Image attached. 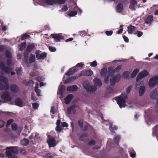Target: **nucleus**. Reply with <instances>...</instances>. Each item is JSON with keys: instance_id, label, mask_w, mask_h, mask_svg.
<instances>
[{"instance_id": "nucleus-1", "label": "nucleus", "mask_w": 158, "mask_h": 158, "mask_svg": "<svg viewBox=\"0 0 158 158\" xmlns=\"http://www.w3.org/2000/svg\"><path fill=\"white\" fill-rule=\"evenodd\" d=\"M35 47V44L34 43L28 45L26 48V51L24 53V57L23 59V61L25 63L28 67L29 66L30 64L34 62L35 60V55L32 54H30L28 60L29 52L33 50Z\"/></svg>"}, {"instance_id": "nucleus-2", "label": "nucleus", "mask_w": 158, "mask_h": 158, "mask_svg": "<svg viewBox=\"0 0 158 158\" xmlns=\"http://www.w3.org/2000/svg\"><path fill=\"white\" fill-rule=\"evenodd\" d=\"M127 97V95L125 93L122 94L119 96V107L120 108L125 106Z\"/></svg>"}, {"instance_id": "nucleus-3", "label": "nucleus", "mask_w": 158, "mask_h": 158, "mask_svg": "<svg viewBox=\"0 0 158 158\" xmlns=\"http://www.w3.org/2000/svg\"><path fill=\"white\" fill-rule=\"evenodd\" d=\"M136 89H139V95L140 96H142L143 95L145 90V86L143 85V82L142 81H141L137 83L136 85Z\"/></svg>"}, {"instance_id": "nucleus-4", "label": "nucleus", "mask_w": 158, "mask_h": 158, "mask_svg": "<svg viewBox=\"0 0 158 158\" xmlns=\"http://www.w3.org/2000/svg\"><path fill=\"white\" fill-rule=\"evenodd\" d=\"M83 88L87 91L94 92L97 90L96 86L90 85L89 84V82L87 81H85L83 83Z\"/></svg>"}, {"instance_id": "nucleus-5", "label": "nucleus", "mask_w": 158, "mask_h": 158, "mask_svg": "<svg viewBox=\"0 0 158 158\" xmlns=\"http://www.w3.org/2000/svg\"><path fill=\"white\" fill-rule=\"evenodd\" d=\"M41 51L39 50H36L35 51V55L37 59L44 60L46 58L47 56V54L46 52H44L42 53Z\"/></svg>"}, {"instance_id": "nucleus-6", "label": "nucleus", "mask_w": 158, "mask_h": 158, "mask_svg": "<svg viewBox=\"0 0 158 158\" xmlns=\"http://www.w3.org/2000/svg\"><path fill=\"white\" fill-rule=\"evenodd\" d=\"M51 36L54 39L55 42H60L61 40H63L64 39V36L61 33L52 34Z\"/></svg>"}, {"instance_id": "nucleus-7", "label": "nucleus", "mask_w": 158, "mask_h": 158, "mask_svg": "<svg viewBox=\"0 0 158 158\" xmlns=\"http://www.w3.org/2000/svg\"><path fill=\"white\" fill-rule=\"evenodd\" d=\"M47 142L50 148L54 147L56 145V140L51 135H49L47 140Z\"/></svg>"}, {"instance_id": "nucleus-8", "label": "nucleus", "mask_w": 158, "mask_h": 158, "mask_svg": "<svg viewBox=\"0 0 158 158\" xmlns=\"http://www.w3.org/2000/svg\"><path fill=\"white\" fill-rule=\"evenodd\" d=\"M157 83H158V76H156L150 79L148 84L150 87L152 88Z\"/></svg>"}, {"instance_id": "nucleus-9", "label": "nucleus", "mask_w": 158, "mask_h": 158, "mask_svg": "<svg viewBox=\"0 0 158 158\" xmlns=\"http://www.w3.org/2000/svg\"><path fill=\"white\" fill-rule=\"evenodd\" d=\"M148 72L146 70H145L143 71L138 75L136 78V81H139L140 80L148 75Z\"/></svg>"}, {"instance_id": "nucleus-10", "label": "nucleus", "mask_w": 158, "mask_h": 158, "mask_svg": "<svg viewBox=\"0 0 158 158\" xmlns=\"http://www.w3.org/2000/svg\"><path fill=\"white\" fill-rule=\"evenodd\" d=\"M1 98L5 101H11L12 100L10 94L8 91H6L1 96Z\"/></svg>"}, {"instance_id": "nucleus-11", "label": "nucleus", "mask_w": 158, "mask_h": 158, "mask_svg": "<svg viewBox=\"0 0 158 158\" xmlns=\"http://www.w3.org/2000/svg\"><path fill=\"white\" fill-rule=\"evenodd\" d=\"M116 71L118 70V65L117 66L115 69H114L113 67H110L108 68L107 70V74L109 77L112 76L114 73Z\"/></svg>"}, {"instance_id": "nucleus-12", "label": "nucleus", "mask_w": 158, "mask_h": 158, "mask_svg": "<svg viewBox=\"0 0 158 158\" xmlns=\"http://www.w3.org/2000/svg\"><path fill=\"white\" fill-rule=\"evenodd\" d=\"M81 76H90L93 74V72L91 70H84L81 72Z\"/></svg>"}, {"instance_id": "nucleus-13", "label": "nucleus", "mask_w": 158, "mask_h": 158, "mask_svg": "<svg viewBox=\"0 0 158 158\" xmlns=\"http://www.w3.org/2000/svg\"><path fill=\"white\" fill-rule=\"evenodd\" d=\"M1 66L2 70L5 73L7 74L10 73V72L11 71V69L10 67L5 66V64L4 63L1 65Z\"/></svg>"}, {"instance_id": "nucleus-14", "label": "nucleus", "mask_w": 158, "mask_h": 158, "mask_svg": "<svg viewBox=\"0 0 158 158\" xmlns=\"http://www.w3.org/2000/svg\"><path fill=\"white\" fill-rule=\"evenodd\" d=\"M76 107L74 105H73L68 108L67 109V111L69 114H74L76 112V110L75 108Z\"/></svg>"}, {"instance_id": "nucleus-15", "label": "nucleus", "mask_w": 158, "mask_h": 158, "mask_svg": "<svg viewBox=\"0 0 158 158\" xmlns=\"http://www.w3.org/2000/svg\"><path fill=\"white\" fill-rule=\"evenodd\" d=\"M158 96V87L151 91L150 93V97L152 99H156Z\"/></svg>"}, {"instance_id": "nucleus-16", "label": "nucleus", "mask_w": 158, "mask_h": 158, "mask_svg": "<svg viewBox=\"0 0 158 158\" xmlns=\"http://www.w3.org/2000/svg\"><path fill=\"white\" fill-rule=\"evenodd\" d=\"M78 70V68H76L75 67H73L69 69L68 71L66 73V74L69 76L73 74Z\"/></svg>"}, {"instance_id": "nucleus-17", "label": "nucleus", "mask_w": 158, "mask_h": 158, "mask_svg": "<svg viewBox=\"0 0 158 158\" xmlns=\"http://www.w3.org/2000/svg\"><path fill=\"white\" fill-rule=\"evenodd\" d=\"M121 154V158H127L128 154L124 149L119 147V154Z\"/></svg>"}, {"instance_id": "nucleus-18", "label": "nucleus", "mask_w": 158, "mask_h": 158, "mask_svg": "<svg viewBox=\"0 0 158 158\" xmlns=\"http://www.w3.org/2000/svg\"><path fill=\"white\" fill-rule=\"evenodd\" d=\"M73 98V96L72 94H68L64 98V101L66 104H69Z\"/></svg>"}, {"instance_id": "nucleus-19", "label": "nucleus", "mask_w": 158, "mask_h": 158, "mask_svg": "<svg viewBox=\"0 0 158 158\" xmlns=\"http://www.w3.org/2000/svg\"><path fill=\"white\" fill-rule=\"evenodd\" d=\"M18 148V147H8L6 148V149L10 150L13 153L18 154L19 153Z\"/></svg>"}, {"instance_id": "nucleus-20", "label": "nucleus", "mask_w": 158, "mask_h": 158, "mask_svg": "<svg viewBox=\"0 0 158 158\" xmlns=\"http://www.w3.org/2000/svg\"><path fill=\"white\" fill-rule=\"evenodd\" d=\"M137 4V2L135 0H131L130 2L129 8L133 10H135V7Z\"/></svg>"}, {"instance_id": "nucleus-21", "label": "nucleus", "mask_w": 158, "mask_h": 158, "mask_svg": "<svg viewBox=\"0 0 158 158\" xmlns=\"http://www.w3.org/2000/svg\"><path fill=\"white\" fill-rule=\"evenodd\" d=\"M11 91L14 93H16L19 91V88L17 85L15 84H12L10 86Z\"/></svg>"}, {"instance_id": "nucleus-22", "label": "nucleus", "mask_w": 158, "mask_h": 158, "mask_svg": "<svg viewBox=\"0 0 158 158\" xmlns=\"http://www.w3.org/2000/svg\"><path fill=\"white\" fill-rule=\"evenodd\" d=\"M118 78V74H117L112 78H111L110 80V85L112 86L114 85Z\"/></svg>"}, {"instance_id": "nucleus-23", "label": "nucleus", "mask_w": 158, "mask_h": 158, "mask_svg": "<svg viewBox=\"0 0 158 158\" xmlns=\"http://www.w3.org/2000/svg\"><path fill=\"white\" fill-rule=\"evenodd\" d=\"M78 87L77 85H73L72 86H68L67 88V90L69 91L75 92L77 90Z\"/></svg>"}, {"instance_id": "nucleus-24", "label": "nucleus", "mask_w": 158, "mask_h": 158, "mask_svg": "<svg viewBox=\"0 0 158 158\" xmlns=\"http://www.w3.org/2000/svg\"><path fill=\"white\" fill-rule=\"evenodd\" d=\"M136 27L132 25H130L127 27V31L128 33L132 34L133 32L136 30Z\"/></svg>"}, {"instance_id": "nucleus-25", "label": "nucleus", "mask_w": 158, "mask_h": 158, "mask_svg": "<svg viewBox=\"0 0 158 158\" xmlns=\"http://www.w3.org/2000/svg\"><path fill=\"white\" fill-rule=\"evenodd\" d=\"M11 152L10 150H7L6 151V154L7 157L10 158H18L17 156L13 155Z\"/></svg>"}, {"instance_id": "nucleus-26", "label": "nucleus", "mask_w": 158, "mask_h": 158, "mask_svg": "<svg viewBox=\"0 0 158 158\" xmlns=\"http://www.w3.org/2000/svg\"><path fill=\"white\" fill-rule=\"evenodd\" d=\"M153 20V16L152 15H148L145 19V22L147 24L150 23Z\"/></svg>"}, {"instance_id": "nucleus-27", "label": "nucleus", "mask_w": 158, "mask_h": 158, "mask_svg": "<svg viewBox=\"0 0 158 158\" xmlns=\"http://www.w3.org/2000/svg\"><path fill=\"white\" fill-rule=\"evenodd\" d=\"M94 84L98 87H100L102 86V83L101 81L98 78H96L93 80Z\"/></svg>"}, {"instance_id": "nucleus-28", "label": "nucleus", "mask_w": 158, "mask_h": 158, "mask_svg": "<svg viewBox=\"0 0 158 158\" xmlns=\"http://www.w3.org/2000/svg\"><path fill=\"white\" fill-rule=\"evenodd\" d=\"M107 71V69L106 68H103L101 71L100 74L102 77H104L106 76Z\"/></svg>"}, {"instance_id": "nucleus-29", "label": "nucleus", "mask_w": 158, "mask_h": 158, "mask_svg": "<svg viewBox=\"0 0 158 158\" xmlns=\"http://www.w3.org/2000/svg\"><path fill=\"white\" fill-rule=\"evenodd\" d=\"M15 103L17 106H21L23 104V101L20 98H17L15 100Z\"/></svg>"}, {"instance_id": "nucleus-30", "label": "nucleus", "mask_w": 158, "mask_h": 158, "mask_svg": "<svg viewBox=\"0 0 158 158\" xmlns=\"http://www.w3.org/2000/svg\"><path fill=\"white\" fill-rule=\"evenodd\" d=\"M130 73L128 71L124 72L122 75V77L125 79H129Z\"/></svg>"}, {"instance_id": "nucleus-31", "label": "nucleus", "mask_w": 158, "mask_h": 158, "mask_svg": "<svg viewBox=\"0 0 158 158\" xmlns=\"http://www.w3.org/2000/svg\"><path fill=\"white\" fill-rule=\"evenodd\" d=\"M26 46V42H23L21 43L18 46L19 50L22 51L23 49L25 48Z\"/></svg>"}, {"instance_id": "nucleus-32", "label": "nucleus", "mask_w": 158, "mask_h": 158, "mask_svg": "<svg viewBox=\"0 0 158 158\" xmlns=\"http://www.w3.org/2000/svg\"><path fill=\"white\" fill-rule=\"evenodd\" d=\"M139 72V69H135L132 73L131 75V77L133 78L135 77Z\"/></svg>"}, {"instance_id": "nucleus-33", "label": "nucleus", "mask_w": 158, "mask_h": 158, "mask_svg": "<svg viewBox=\"0 0 158 158\" xmlns=\"http://www.w3.org/2000/svg\"><path fill=\"white\" fill-rule=\"evenodd\" d=\"M88 136V134L87 133H83L81 134L79 137V139L82 141H85L84 139V138L87 137Z\"/></svg>"}, {"instance_id": "nucleus-34", "label": "nucleus", "mask_w": 158, "mask_h": 158, "mask_svg": "<svg viewBox=\"0 0 158 158\" xmlns=\"http://www.w3.org/2000/svg\"><path fill=\"white\" fill-rule=\"evenodd\" d=\"M0 81L4 84H6L8 82V80L4 76H0Z\"/></svg>"}, {"instance_id": "nucleus-35", "label": "nucleus", "mask_w": 158, "mask_h": 158, "mask_svg": "<svg viewBox=\"0 0 158 158\" xmlns=\"http://www.w3.org/2000/svg\"><path fill=\"white\" fill-rule=\"evenodd\" d=\"M29 142V141L28 139L24 138L21 141V143L23 145L26 146L28 144Z\"/></svg>"}, {"instance_id": "nucleus-36", "label": "nucleus", "mask_w": 158, "mask_h": 158, "mask_svg": "<svg viewBox=\"0 0 158 158\" xmlns=\"http://www.w3.org/2000/svg\"><path fill=\"white\" fill-rule=\"evenodd\" d=\"M66 0H55L54 2V4H58L59 5H61L65 3Z\"/></svg>"}, {"instance_id": "nucleus-37", "label": "nucleus", "mask_w": 158, "mask_h": 158, "mask_svg": "<svg viewBox=\"0 0 158 158\" xmlns=\"http://www.w3.org/2000/svg\"><path fill=\"white\" fill-rule=\"evenodd\" d=\"M77 12L75 11L72 10L69 12L68 15L71 17H73L77 15Z\"/></svg>"}, {"instance_id": "nucleus-38", "label": "nucleus", "mask_w": 158, "mask_h": 158, "mask_svg": "<svg viewBox=\"0 0 158 158\" xmlns=\"http://www.w3.org/2000/svg\"><path fill=\"white\" fill-rule=\"evenodd\" d=\"M30 38V35L27 34H23L21 35V39L22 40H24L27 38L29 39Z\"/></svg>"}, {"instance_id": "nucleus-39", "label": "nucleus", "mask_w": 158, "mask_h": 158, "mask_svg": "<svg viewBox=\"0 0 158 158\" xmlns=\"http://www.w3.org/2000/svg\"><path fill=\"white\" fill-rule=\"evenodd\" d=\"M6 57L8 58H11V53L10 51L9 50H7L5 53Z\"/></svg>"}, {"instance_id": "nucleus-40", "label": "nucleus", "mask_w": 158, "mask_h": 158, "mask_svg": "<svg viewBox=\"0 0 158 158\" xmlns=\"http://www.w3.org/2000/svg\"><path fill=\"white\" fill-rule=\"evenodd\" d=\"M118 129V127L114 125L111 124L110 126V129L111 131H112L113 130H116Z\"/></svg>"}, {"instance_id": "nucleus-41", "label": "nucleus", "mask_w": 158, "mask_h": 158, "mask_svg": "<svg viewBox=\"0 0 158 158\" xmlns=\"http://www.w3.org/2000/svg\"><path fill=\"white\" fill-rule=\"evenodd\" d=\"M73 81L72 77H69L68 79L65 80L64 84H65L70 83Z\"/></svg>"}, {"instance_id": "nucleus-42", "label": "nucleus", "mask_w": 158, "mask_h": 158, "mask_svg": "<svg viewBox=\"0 0 158 158\" xmlns=\"http://www.w3.org/2000/svg\"><path fill=\"white\" fill-rule=\"evenodd\" d=\"M15 71L17 74L18 75H21L22 73V68H17Z\"/></svg>"}, {"instance_id": "nucleus-43", "label": "nucleus", "mask_w": 158, "mask_h": 158, "mask_svg": "<svg viewBox=\"0 0 158 158\" xmlns=\"http://www.w3.org/2000/svg\"><path fill=\"white\" fill-rule=\"evenodd\" d=\"M55 0H46V2L49 5H52L54 4V2Z\"/></svg>"}, {"instance_id": "nucleus-44", "label": "nucleus", "mask_w": 158, "mask_h": 158, "mask_svg": "<svg viewBox=\"0 0 158 158\" xmlns=\"http://www.w3.org/2000/svg\"><path fill=\"white\" fill-rule=\"evenodd\" d=\"M11 128L13 130L16 131L18 128V125L15 123L12 124L11 125Z\"/></svg>"}, {"instance_id": "nucleus-45", "label": "nucleus", "mask_w": 158, "mask_h": 158, "mask_svg": "<svg viewBox=\"0 0 158 158\" xmlns=\"http://www.w3.org/2000/svg\"><path fill=\"white\" fill-rule=\"evenodd\" d=\"M82 76L81 74V73L78 74L76 76H73L72 77V79H73V81L74 80H76L78 79L79 77Z\"/></svg>"}, {"instance_id": "nucleus-46", "label": "nucleus", "mask_w": 158, "mask_h": 158, "mask_svg": "<svg viewBox=\"0 0 158 158\" xmlns=\"http://www.w3.org/2000/svg\"><path fill=\"white\" fill-rule=\"evenodd\" d=\"M35 91L38 96H41V90L40 89H38V88H37V87H35Z\"/></svg>"}, {"instance_id": "nucleus-47", "label": "nucleus", "mask_w": 158, "mask_h": 158, "mask_svg": "<svg viewBox=\"0 0 158 158\" xmlns=\"http://www.w3.org/2000/svg\"><path fill=\"white\" fill-rule=\"evenodd\" d=\"M84 66V64H83L81 63H79L77 64V65L74 67H75L77 68H82Z\"/></svg>"}, {"instance_id": "nucleus-48", "label": "nucleus", "mask_w": 158, "mask_h": 158, "mask_svg": "<svg viewBox=\"0 0 158 158\" xmlns=\"http://www.w3.org/2000/svg\"><path fill=\"white\" fill-rule=\"evenodd\" d=\"M78 123L81 128H82L83 127V121L82 120H79L78 121Z\"/></svg>"}, {"instance_id": "nucleus-49", "label": "nucleus", "mask_w": 158, "mask_h": 158, "mask_svg": "<svg viewBox=\"0 0 158 158\" xmlns=\"http://www.w3.org/2000/svg\"><path fill=\"white\" fill-rule=\"evenodd\" d=\"M123 9V5L121 3L119 2V13H121Z\"/></svg>"}, {"instance_id": "nucleus-50", "label": "nucleus", "mask_w": 158, "mask_h": 158, "mask_svg": "<svg viewBox=\"0 0 158 158\" xmlns=\"http://www.w3.org/2000/svg\"><path fill=\"white\" fill-rule=\"evenodd\" d=\"M14 122L13 119H10L8 120L7 124H6V127H8L10 125Z\"/></svg>"}, {"instance_id": "nucleus-51", "label": "nucleus", "mask_w": 158, "mask_h": 158, "mask_svg": "<svg viewBox=\"0 0 158 158\" xmlns=\"http://www.w3.org/2000/svg\"><path fill=\"white\" fill-rule=\"evenodd\" d=\"M48 49L51 52H55L56 50V49L55 48L52 46H49L48 47Z\"/></svg>"}, {"instance_id": "nucleus-52", "label": "nucleus", "mask_w": 158, "mask_h": 158, "mask_svg": "<svg viewBox=\"0 0 158 158\" xmlns=\"http://www.w3.org/2000/svg\"><path fill=\"white\" fill-rule=\"evenodd\" d=\"M90 66L92 67H96L97 65V63L96 61H94L93 62L91 63L90 64Z\"/></svg>"}, {"instance_id": "nucleus-53", "label": "nucleus", "mask_w": 158, "mask_h": 158, "mask_svg": "<svg viewBox=\"0 0 158 158\" xmlns=\"http://www.w3.org/2000/svg\"><path fill=\"white\" fill-rule=\"evenodd\" d=\"M96 142L95 140H92L88 143V144L90 146L94 145L95 144Z\"/></svg>"}, {"instance_id": "nucleus-54", "label": "nucleus", "mask_w": 158, "mask_h": 158, "mask_svg": "<svg viewBox=\"0 0 158 158\" xmlns=\"http://www.w3.org/2000/svg\"><path fill=\"white\" fill-rule=\"evenodd\" d=\"M106 35L108 36H110L113 34V31H105V32Z\"/></svg>"}, {"instance_id": "nucleus-55", "label": "nucleus", "mask_w": 158, "mask_h": 158, "mask_svg": "<svg viewBox=\"0 0 158 158\" xmlns=\"http://www.w3.org/2000/svg\"><path fill=\"white\" fill-rule=\"evenodd\" d=\"M32 107L34 109H37L39 106V104L37 103H34L32 104Z\"/></svg>"}, {"instance_id": "nucleus-56", "label": "nucleus", "mask_w": 158, "mask_h": 158, "mask_svg": "<svg viewBox=\"0 0 158 158\" xmlns=\"http://www.w3.org/2000/svg\"><path fill=\"white\" fill-rule=\"evenodd\" d=\"M143 33L142 32L137 31L135 33V34H137V35L138 37H141L143 35Z\"/></svg>"}, {"instance_id": "nucleus-57", "label": "nucleus", "mask_w": 158, "mask_h": 158, "mask_svg": "<svg viewBox=\"0 0 158 158\" xmlns=\"http://www.w3.org/2000/svg\"><path fill=\"white\" fill-rule=\"evenodd\" d=\"M6 49L5 46L3 45H0V52H2Z\"/></svg>"}, {"instance_id": "nucleus-58", "label": "nucleus", "mask_w": 158, "mask_h": 158, "mask_svg": "<svg viewBox=\"0 0 158 158\" xmlns=\"http://www.w3.org/2000/svg\"><path fill=\"white\" fill-rule=\"evenodd\" d=\"M114 142L115 143H117L118 144V136L116 135L114 137Z\"/></svg>"}, {"instance_id": "nucleus-59", "label": "nucleus", "mask_w": 158, "mask_h": 158, "mask_svg": "<svg viewBox=\"0 0 158 158\" xmlns=\"http://www.w3.org/2000/svg\"><path fill=\"white\" fill-rule=\"evenodd\" d=\"M56 130L59 132H60L61 131V128L60 126H57L56 128Z\"/></svg>"}, {"instance_id": "nucleus-60", "label": "nucleus", "mask_w": 158, "mask_h": 158, "mask_svg": "<svg viewBox=\"0 0 158 158\" xmlns=\"http://www.w3.org/2000/svg\"><path fill=\"white\" fill-rule=\"evenodd\" d=\"M12 63V61L10 59H8L7 60L6 64L8 66H10Z\"/></svg>"}, {"instance_id": "nucleus-61", "label": "nucleus", "mask_w": 158, "mask_h": 158, "mask_svg": "<svg viewBox=\"0 0 158 158\" xmlns=\"http://www.w3.org/2000/svg\"><path fill=\"white\" fill-rule=\"evenodd\" d=\"M130 156L133 158H134L136 156V153L135 152H131L130 153Z\"/></svg>"}, {"instance_id": "nucleus-62", "label": "nucleus", "mask_w": 158, "mask_h": 158, "mask_svg": "<svg viewBox=\"0 0 158 158\" xmlns=\"http://www.w3.org/2000/svg\"><path fill=\"white\" fill-rule=\"evenodd\" d=\"M34 82L32 80H30L27 82V86H31L34 85Z\"/></svg>"}, {"instance_id": "nucleus-63", "label": "nucleus", "mask_w": 158, "mask_h": 158, "mask_svg": "<svg viewBox=\"0 0 158 158\" xmlns=\"http://www.w3.org/2000/svg\"><path fill=\"white\" fill-rule=\"evenodd\" d=\"M68 9L67 6H64L61 8V10L62 11H66Z\"/></svg>"}, {"instance_id": "nucleus-64", "label": "nucleus", "mask_w": 158, "mask_h": 158, "mask_svg": "<svg viewBox=\"0 0 158 158\" xmlns=\"http://www.w3.org/2000/svg\"><path fill=\"white\" fill-rule=\"evenodd\" d=\"M61 126L63 127H68L69 125L67 123L65 122H64L62 123Z\"/></svg>"}]
</instances>
